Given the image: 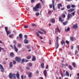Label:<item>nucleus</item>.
<instances>
[{
	"mask_svg": "<svg viewBox=\"0 0 79 79\" xmlns=\"http://www.w3.org/2000/svg\"><path fill=\"white\" fill-rule=\"evenodd\" d=\"M38 32L39 33V34H44L43 33L41 32V31H38Z\"/></svg>",
	"mask_w": 79,
	"mask_h": 79,
	"instance_id": "obj_47",
	"label": "nucleus"
},
{
	"mask_svg": "<svg viewBox=\"0 0 79 79\" xmlns=\"http://www.w3.org/2000/svg\"><path fill=\"white\" fill-rule=\"evenodd\" d=\"M9 37L10 38H13L14 37V35L13 34H11L9 35Z\"/></svg>",
	"mask_w": 79,
	"mask_h": 79,
	"instance_id": "obj_24",
	"label": "nucleus"
},
{
	"mask_svg": "<svg viewBox=\"0 0 79 79\" xmlns=\"http://www.w3.org/2000/svg\"><path fill=\"white\" fill-rule=\"evenodd\" d=\"M49 7L50 8H52V4H50L49 5Z\"/></svg>",
	"mask_w": 79,
	"mask_h": 79,
	"instance_id": "obj_56",
	"label": "nucleus"
},
{
	"mask_svg": "<svg viewBox=\"0 0 79 79\" xmlns=\"http://www.w3.org/2000/svg\"><path fill=\"white\" fill-rule=\"evenodd\" d=\"M41 43H43V44H45V42H44V41L42 40H41L40 41Z\"/></svg>",
	"mask_w": 79,
	"mask_h": 79,
	"instance_id": "obj_59",
	"label": "nucleus"
},
{
	"mask_svg": "<svg viewBox=\"0 0 79 79\" xmlns=\"http://www.w3.org/2000/svg\"><path fill=\"white\" fill-rule=\"evenodd\" d=\"M67 9H70L71 8V5H68L67 6Z\"/></svg>",
	"mask_w": 79,
	"mask_h": 79,
	"instance_id": "obj_30",
	"label": "nucleus"
},
{
	"mask_svg": "<svg viewBox=\"0 0 79 79\" xmlns=\"http://www.w3.org/2000/svg\"><path fill=\"white\" fill-rule=\"evenodd\" d=\"M77 53H78V51L77 50H76L75 52V55H77Z\"/></svg>",
	"mask_w": 79,
	"mask_h": 79,
	"instance_id": "obj_40",
	"label": "nucleus"
},
{
	"mask_svg": "<svg viewBox=\"0 0 79 79\" xmlns=\"http://www.w3.org/2000/svg\"><path fill=\"white\" fill-rule=\"evenodd\" d=\"M66 43V44H67V45H69V41H68V40H66L65 41Z\"/></svg>",
	"mask_w": 79,
	"mask_h": 79,
	"instance_id": "obj_32",
	"label": "nucleus"
},
{
	"mask_svg": "<svg viewBox=\"0 0 79 79\" xmlns=\"http://www.w3.org/2000/svg\"><path fill=\"white\" fill-rule=\"evenodd\" d=\"M72 15L73 16H74L75 15V11L73 12V13H71Z\"/></svg>",
	"mask_w": 79,
	"mask_h": 79,
	"instance_id": "obj_39",
	"label": "nucleus"
},
{
	"mask_svg": "<svg viewBox=\"0 0 79 79\" xmlns=\"http://www.w3.org/2000/svg\"><path fill=\"white\" fill-rule=\"evenodd\" d=\"M40 30H41V31H42L44 32V33H47V32H46L45 30H44L42 29H40Z\"/></svg>",
	"mask_w": 79,
	"mask_h": 79,
	"instance_id": "obj_37",
	"label": "nucleus"
},
{
	"mask_svg": "<svg viewBox=\"0 0 79 79\" xmlns=\"http://www.w3.org/2000/svg\"><path fill=\"white\" fill-rule=\"evenodd\" d=\"M53 11L52 10H49L48 12V14H52V12H53Z\"/></svg>",
	"mask_w": 79,
	"mask_h": 79,
	"instance_id": "obj_34",
	"label": "nucleus"
},
{
	"mask_svg": "<svg viewBox=\"0 0 79 79\" xmlns=\"http://www.w3.org/2000/svg\"><path fill=\"white\" fill-rule=\"evenodd\" d=\"M30 48H31V47H30V46H28L27 47V48H28V49H30Z\"/></svg>",
	"mask_w": 79,
	"mask_h": 79,
	"instance_id": "obj_58",
	"label": "nucleus"
},
{
	"mask_svg": "<svg viewBox=\"0 0 79 79\" xmlns=\"http://www.w3.org/2000/svg\"><path fill=\"white\" fill-rule=\"evenodd\" d=\"M32 73L30 72L29 74L28 75V76L29 77L31 78V77H32Z\"/></svg>",
	"mask_w": 79,
	"mask_h": 79,
	"instance_id": "obj_15",
	"label": "nucleus"
},
{
	"mask_svg": "<svg viewBox=\"0 0 79 79\" xmlns=\"http://www.w3.org/2000/svg\"><path fill=\"white\" fill-rule=\"evenodd\" d=\"M56 29L57 31L58 32H59V33L61 32V30L59 29V28L58 27H57L56 28Z\"/></svg>",
	"mask_w": 79,
	"mask_h": 79,
	"instance_id": "obj_13",
	"label": "nucleus"
},
{
	"mask_svg": "<svg viewBox=\"0 0 79 79\" xmlns=\"http://www.w3.org/2000/svg\"><path fill=\"white\" fill-rule=\"evenodd\" d=\"M66 74L67 76L68 77H69V73L68 72V71H66Z\"/></svg>",
	"mask_w": 79,
	"mask_h": 79,
	"instance_id": "obj_18",
	"label": "nucleus"
},
{
	"mask_svg": "<svg viewBox=\"0 0 79 79\" xmlns=\"http://www.w3.org/2000/svg\"><path fill=\"white\" fill-rule=\"evenodd\" d=\"M73 65L74 68H75V67H76V63L73 62Z\"/></svg>",
	"mask_w": 79,
	"mask_h": 79,
	"instance_id": "obj_36",
	"label": "nucleus"
},
{
	"mask_svg": "<svg viewBox=\"0 0 79 79\" xmlns=\"http://www.w3.org/2000/svg\"><path fill=\"white\" fill-rule=\"evenodd\" d=\"M70 40L72 41V42H73L74 41V37L73 36H70Z\"/></svg>",
	"mask_w": 79,
	"mask_h": 79,
	"instance_id": "obj_14",
	"label": "nucleus"
},
{
	"mask_svg": "<svg viewBox=\"0 0 79 79\" xmlns=\"http://www.w3.org/2000/svg\"><path fill=\"white\" fill-rule=\"evenodd\" d=\"M42 8V5L40 3L36 4V6L33 7V10L35 11H39V9Z\"/></svg>",
	"mask_w": 79,
	"mask_h": 79,
	"instance_id": "obj_1",
	"label": "nucleus"
},
{
	"mask_svg": "<svg viewBox=\"0 0 79 79\" xmlns=\"http://www.w3.org/2000/svg\"><path fill=\"white\" fill-rule=\"evenodd\" d=\"M31 26H33V27H34V26H36V25L35 24H32Z\"/></svg>",
	"mask_w": 79,
	"mask_h": 79,
	"instance_id": "obj_44",
	"label": "nucleus"
},
{
	"mask_svg": "<svg viewBox=\"0 0 79 79\" xmlns=\"http://www.w3.org/2000/svg\"><path fill=\"white\" fill-rule=\"evenodd\" d=\"M6 33L7 35H9V34H10L11 33V32L8 31H6Z\"/></svg>",
	"mask_w": 79,
	"mask_h": 79,
	"instance_id": "obj_25",
	"label": "nucleus"
},
{
	"mask_svg": "<svg viewBox=\"0 0 79 79\" xmlns=\"http://www.w3.org/2000/svg\"><path fill=\"white\" fill-rule=\"evenodd\" d=\"M26 69H27V70H29L30 69V68H29L27 67H26Z\"/></svg>",
	"mask_w": 79,
	"mask_h": 79,
	"instance_id": "obj_57",
	"label": "nucleus"
},
{
	"mask_svg": "<svg viewBox=\"0 0 79 79\" xmlns=\"http://www.w3.org/2000/svg\"><path fill=\"white\" fill-rule=\"evenodd\" d=\"M59 21L61 22H63V21H64V20H62V18H61V17H60L59 18Z\"/></svg>",
	"mask_w": 79,
	"mask_h": 79,
	"instance_id": "obj_20",
	"label": "nucleus"
},
{
	"mask_svg": "<svg viewBox=\"0 0 79 79\" xmlns=\"http://www.w3.org/2000/svg\"><path fill=\"white\" fill-rule=\"evenodd\" d=\"M2 50H3V52L5 51V49H4V48H3L1 47H0V52H1V51Z\"/></svg>",
	"mask_w": 79,
	"mask_h": 79,
	"instance_id": "obj_27",
	"label": "nucleus"
},
{
	"mask_svg": "<svg viewBox=\"0 0 79 79\" xmlns=\"http://www.w3.org/2000/svg\"><path fill=\"white\" fill-rule=\"evenodd\" d=\"M77 28V24L74 25L72 27V29H76Z\"/></svg>",
	"mask_w": 79,
	"mask_h": 79,
	"instance_id": "obj_8",
	"label": "nucleus"
},
{
	"mask_svg": "<svg viewBox=\"0 0 79 79\" xmlns=\"http://www.w3.org/2000/svg\"><path fill=\"white\" fill-rule=\"evenodd\" d=\"M21 45L20 44H18L17 47H21Z\"/></svg>",
	"mask_w": 79,
	"mask_h": 79,
	"instance_id": "obj_55",
	"label": "nucleus"
},
{
	"mask_svg": "<svg viewBox=\"0 0 79 79\" xmlns=\"http://www.w3.org/2000/svg\"><path fill=\"white\" fill-rule=\"evenodd\" d=\"M51 21L52 23H55V20L54 19H52L51 20Z\"/></svg>",
	"mask_w": 79,
	"mask_h": 79,
	"instance_id": "obj_17",
	"label": "nucleus"
},
{
	"mask_svg": "<svg viewBox=\"0 0 79 79\" xmlns=\"http://www.w3.org/2000/svg\"><path fill=\"white\" fill-rule=\"evenodd\" d=\"M68 21H66L64 22H63V24L64 26H65V25H66V24H68Z\"/></svg>",
	"mask_w": 79,
	"mask_h": 79,
	"instance_id": "obj_23",
	"label": "nucleus"
},
{
	"mask_svg": "<svg viewBox=\"0 0 79 79\" xmlns=\"http://www.w3.org/2000/svg\"><path fill=\"white\" fill-rule=\"evenodd\" d=\"M77 75L79 77V73H77Z\"/></svg>",
	"mask_w": 79,
	"mask_h": 79,
	"instance_id": "obj_64",
	"label": "nucleus"
},
{
	"mask_svg": "<svg viewBox=\"0 0 79 79\" xmlns=\"http://www.w3.org/2000/svg\"><path fill=\"white\" fill-rule=\"evenodd\" d=\"M60 44L62 45H63L64 44V46L66 45V42L64 41V40H62L60 42Z\"/></svg>",
	"mask_w": 79,
	"mask_h": 79,
	"instance_id": "obj_5",
	"label": "nucleus"
},
{
	"mask_svg": "<svg viewBox=\"0 0 79 79\" xmlns=\"http://www.w3.org/2000/svg\"><path fill=\"white\" fill-rule=\"evenodd\" d=\"M70 30V28H69V27H68L67 29V31H69Z\"/></svg>",
	"mask_w": 79,
	"mask_h": 79,
	"instance_id": "obj_51",
	"label": "nucleus"
},
{
	"mask_svg": "<svg viewBox=\"0 0 79 79\" xmlns=\"http://www.w3.org/2000/svg\"><path fill=\"white\" fill-rule=\"evenodd\" d=\"M16 76L17 79H19V74L18 71L17 72V73L16 74Z\"/></svg>",
	"mask_w": 79,
	"mask_h": 79,
	"instance_id": "obj_10",
	"label": "nucleus"
},
{
	"mask_svg": "<svg viewBox=\"0 0 79 79\" xmlns=\"http://www.w3.org/2000/svg\"><path fill=\"white\" fill-rule=\"evenodd\" d=\"M24 59H23L22 60V63H24Z\"/></svg>",
	"mask_w": 79,
	"mask_h": 79,
	"instance_id": "obj_50",
	"label": "nucleus"
},
{
	"mask_svg": "<svg viewBox=\"0 0 79 79\" xmlns=\"http://www.w3.org/2000/svg\"><path fill=\"white\" fill-rule=\"evenodd\" d=\"M41 68H44V63H43L41 64Z\"/></svg>",
	"mask_w": 79,
	"mask_h": 79,
	"instance_id": "obj_16",
	"label": "nucleus"
},
{
	"mask_svg": "<svg viewBox=\"0 0 79 79\" xmlns=\"http://www.w3.org/2000/svg\"><path fill=\"white\" fill-rule=\"evenodd\" d=\"M10 55L11 56H14V53L13 52H11L10 54Z\"/></svg>",
	"mask_w": 79,
	"mask_h": 79,
	"instance_id": "obj_35",
	"label": "nucleus"
},
{
	"mask_svg": "<svg viewBox=\"0 0 79 79\" xmlns=\"http://www.w3.org/2000/svg\"><path fill=\"white\" fill-rule=\"evenodd\" d=\"M13 76V77L14 79H16V74L15 73H13L12 74Z\"/></svg>",
	"mask_w": 79,
	"mask_h": 79,
	"instance_id": "obj_29",
	"label": "nucleus"
},
{
	"mask_svg": "<svg viewBox=\"0 0 79 79\" xmlns=\"http://www.w3.org/2000/svg\"><path fill=\"white\" fill-rule=\"evenodd\" d=\"M62 16H63V18H64L66 17V15H64V14H63L62 15Z\"/></svg>",
	"mask_w": 79,
	"mask_h": 79,
	"instance_id": "obj_54",
	"label": "nucleus"
},
{
	"mask_svg": "<svg viewBox=\"0 0 79 79\" xmlns=\"http://www.w3.org/2000/svg\"><path fill=\"white\" fill-rule=\"evenodd\" d=\"M24 37L26 39H27V35H25Z\"/></svg>",
	"mask_w": 79,
	"mask_h": 79,
	"instance_id": "obj_62",
	"label": "nucleus"
},
{
	"mask_svg": "<svg viewBox=\"0 0 79 79\" xmlns=\"http://www.w3.org/2000/svg\"><path fill=\"white\" fill-rule=\"evenodd\" d=\"M12 66H13V63L11 62L10 63L9 67L10 68H11Z\"/></svg>",
	"mask_w": 79,
	"mask_h": 79,
	"instance_id": "obj_26",
	"label": "nucleus"
},
{
	"mask_svg": "<svg viewBox=\"0 0 79 79\" xmlns=\"http://www.w3.org/2000/svg\"><path fill=\"white\" fill-rule=\"evenodd\" d=\"M19 37L20 39H23V35L21 34H19Z\"/></svg>",
	"mask_w": 79,
	"mask_h": 79,
	"instance_id": "obj_22",
	"label": "nucleus"
},
{
	"mask_svg": "<svg viewBox=\"0 0 79 79\" xmlns=\"http://www.w3.org/2000/svg\"><path fill=\"white\" fill-rule=\"evenodd\" d=\"M44 73L45 77H47V70H45L44 71Z\"/></svg>",
	"mask_w": 79,
	"mask_h": 79,
	"instance_id": "obj_12",
	"label": "nucleus"
},
{
	"mask_svg": "<svg viewBox=\"0 0 79 79\" xmlns=\"http://www.w3.org/2000/svg\"><path fill=\"white\" fill-rule=\"evenodd\" d=\"M24 28H28V26L24 25Z\"/></svg>",
	"mask_w": 79,
	"mask_h": 79,
	"instance_id": "obj_45",
	"label": "nucleus"
},
{
	"mask_svg": "<svg viewBox=\"0 0 79 79\" xmlns=\"http://www.w3.org/2000/svg\"><path fill=\"white\" fill-rule=\"evenodd\" d=\"M62 5H61V3H59L58 4V9H60V7H62Z\"/></svg>",
	"mask_w": 79,
	"mask_h": 79,
	"instance_id": "obj_11",
	"label": "nucleus"
},
{
	"mask_svg": "<svg viewBox=\"0 0 79 79\" xmlns=\"http://www.w3.org/2000/svg\"><path fill=\"white\" fill-rule=\"evenodd\" d=\"M36 34L37 36H38V37H39L40 35H39V33L37 32H36Z\"/></svg>",
	"mask_w": 79,
	"mask_h": 79,
	"instance_id": "obj_49",
	"label": "nucleus"
},
{
	"mask_svg": "<svg viewBox=\"0 0 79 79\" xmlns=\"http://www.w3.org/2000/svg\"><path fill=\"white\" fill-rule=\"evenodd\" d=\"M35 59H36V58L35 57V56H33L32 59V61H35Z\"/></svg>",
	"mask_w": 79,
	"mask_h": 79,
	"instance_id": "obj_21",
	"label": "nucleus"
},
{
	"mask_svg": "<svg viewBox=\"0 0 79 79\" xmlns=\"http://www.w3.org/2000/svg\"><path fill=\"white\" fill-rule=\"evenodd\" d=\"M39 37L41 39H43V37H42L40 36H39Z\"/></svg>",
	"mask_w": 79,
	"mask_h": 79,
	"instance_id": "obj_61",
	"label": "nucleus"
},
{
	"mask_svg": "<svg viewBox=\"0 0 79 79\" xmlns=\"http://www.w3.org/2000/svg\"><path fill=\"white\" fill-rule=\"evenodd\" d=\"M29 66H31L32 65V63H30L29 64Z\"/></svg>",
	"mask_w": 79,
	"mask_h": 79,
	"instance_id": "obj_63",
	"label": "nucleus"
},
{
	"mask_svg": "<svg viewBox=\"0 0 79 79\" xmlns=\"http://www.w3.org/2000/svg\"><path fill=\"white\" fill-rule=\"evenodd\" d=\"M14 48L16 52H18V49L16 48V41H14Z\"/></svg>",
	"mask_w": 79,
	"mask_h": 79,
	"instance_id": "obj_2",
	"label": "nucleus"
},
{
	"mask_svg": "<svg viewBox=\"0 0 79 79\" xmlns=\"http://www.w3.org/2000/svg\"><path fill=\"white\" fill-rule=\"evenodd\" d=\"M73 48H74V46L73 45H71V50H73Z\"/></svg>",
	"mask_w": 79,
	"mask_h": 79,
	"instance_id": "obj_43",
	"label": "nucleus"
},
{
	"mask_svg": "<svg viewBox=\"0 0 79 79\" xmlns=\"http://www.w3.org/2000/svg\"><path fill=\"white\" fill-rule=\"evenodd\" d=\"M53 6V10H55V5H52Z\"/></svg>",
	"mask_w": 79,
	"mask_h": 79,
	"instance_id": "obj_41",
	"label": "nucleus"
},
{
	"mask_svg": "<svg viewBox=\"0 0 79 79\" xmlns=\"http://www.w3.org/2000/svg\"><path fill=\"white\" fill-rule=\"evenodd\" d=\"M31 56H29L27 57V59L28 60H29V59H31Z\"/></svg>",
	"mask_w": 79,
	"mask_h": 79,
	"instance_id": "obj_33",
	"label": "nucleus"
},
{
	"mask_svg": "<svg viewBox=\"0 0 79 79\" xmlns=\"http://www.w3.org/2000/svg\"><path fill=\"white\" fill-rule=\"evenodd\" d=\"M69 68L71 70H73V68L72 66L71 65H69Z\"/></svg>",
	"mask_w": 79,
	"mask_h": 79,
	"instance_id": "obj_31",
	"label": "nucleus"
},
{
	"mask_svg": "<svg viewBox=\"0 0 79 79\" xmlns=\"http://www.w3.org/2000/svg\"><path fill=\"white\" fill-rule=\"evenodd\" d=\"M15 60L19 63H20V62H21V58L18 57H16L15 58Z\"/></svg>",
	"mask_w": 79,
	"mask_h": 79,
	"instance_id": "obj_4",
	"label": "nucleus"
},
{
	"mask_svg": "<svg viewBox=\"0 0 79 79\" xmlns=\"http://www.w3.org/2000/svg\"><path fill=\"white\" fill-rule=\"evenodd\" d=\"M16 61L15 60H13V64H16Z\"/></svg>",
	"mask_w": 79,
	"mask_h": 79,
	"instance_id": "obj_53",
	"label": "nucleus"
},
{
	"mask_svg": "<svg viewBox=\"0 0 79 79\" xmlns=\"http://www.w3.org/2000/svg\"><path fill=\"white\" fill-rule=\"evenodd\" d=\"M59 39H56V49H57L59 47Z\"/></svg>",
	"mask_w": 79,
	"mask_h": 79,
	"instance_id": "obj_6",
	"label": "nucleus"
},
{
	"mask_svg": "<svg viewBox=\"0 0 79 79\" xmlns=\"http://www.w3.org/2000/svg\"><path fill=\"white\" fill-rule=\"evenodd\" d=\"M9 77L10 79H12L13 78V74L12 73H10L9 74Z\"/></svg>",
	"mask_w": 79,
	"mask_h": 79,
	"instance_id": "obj_9",
	"label": "nucleus"
},
{
	"mask_svg": "<svg viewBox=\"0 0 79 79\" xmlns=\"http://www.w3.org/2000/svg\"><path fill=\"white\" fill-rule=\"evenodd\" d=\"M24 42L25 44H28V40L26 39L24 40Z\"/></svg>",
	"mask_w": 79,
	"mask_h": 79,
	"instance_id": "obj_28",
	"label": "nucleus"
},
{
	"mask_svg": "<svg viewBox=\"0 0 79 79\" xmlns=\"http://www.w3.org/2000/svg\"><path fill=\"white\" fill-rule=\"evenodd\" d=\"M74 11V9H70L69 10V12H73Z\"/></svg>",
	"mask_w": 79,
	"mask_h": 79,
	"instance_id": "obj_19",
	"label": "nucleus"
},
{
	"mask_svg": "<svg viewBox=\"0 0 79 79\" xmlns=\"http://www.w3.org/2000/svg\"><path fill=\"white\" fill-rule=\"evenodd\" d=\"M39 15H40V14H39V12H37L36 13V16H39Z\"/></svg>",
	"mask_w": 79,
	"mask_h": 79,
	"instance_id": "obj_38",
	"label": "nucleus"
},
{
	"mask_svg": "<svg viewBox=\"0 0 79 79\" xmlns=\"http://www.w3.org/2000/svg\"><path fill=\"white\" fill-rule=\"evenodd\" d=\"M55 0H52V5H54V3H55Z\"/></svg>",
	"mask_w": 79,
	"mask_h": 79,
	"instance_id": "obj_46",
	"label": "nucleus"
},
{
	"mask_svg": "<svg viewBox=\"0 0 79 79\" xmlns=\"http://www.w3.org/2000/svg\"><path fill=\"white\" fill-rule=\"evenodd\" d=\"M72 8H75V5H72L71 6Z\"/></svg>",
	"mask_w": 79,
	"mask_h": 79,
	"instance_id": "obj_48",
	"label": "nucleus"
},
{
	"mask_svg": "<svg viewBox=\"0 0 79 79\" xmlns=\"http://www.w3.org/2000/svg\"><path fill=\"white\" fill-rule=\"evenodd\" d=\"M73 15L71 14H69L67 16V19L68 20H69L70 19V17H72Z\"/></svg>",
	"mask_w": 79,
	"mask_h": 79,
	"instance_id": "obj_7",
	"label": "nucleus"
},
{
	"mask_svg": "<svg viewBox=\"0 0 79 79\" xmlns=\"http://www.w3.org/2000/svg\"><path fill=\"white\" fill-rule=\"evenodd\" d=\"M10 47H11V48H12V49H13L14 48L13 46L12 45H10Z\"/></svg>",
	"mask_w": 79,
	"mask_h": 79,
	"instance_id": "obj_60",
	"label": "nucleus"
},
{
	"mask_svg": "<svg viewBox=\"0 0 79 79\" xmlns=\"http://www.w3.org/2000/svg\"><path fill=\"white\" fill-rule=\"evenodd\" d=\"M49 44L50 45H52V41L50 40H49Z\"/></svg>",
	"mask_w": 79,
	"mask_h": 79,
	"instance_id": "obj_52",
	"label": "nucleus"
},
{
	"mask_svg": "<svg viewBox=\"0 0 79 79\" xmlns=\"http://www.w3.org/2000/svg\"><path fill=\"white\" fill-rule=\"evenodd\" d=\"M0 69L1 73H3L4 72V68L3 65L1 64H0Z\"/></svg>",
	"mask_w": 79,
	"mask_h": 79,
	"instance_id": "obj_3",
	"label": "nucleus"
},
{
	"mask_svg": "<svg viewBox=\"0 0 79 79\" xmlns=\"http://www.w3.org/2000/svg\"><path fill=\"white\" fill-rule=\"evenodd\" d=\"M5 30L6 31H8V30H8V27H5Z\"/></svg>",
	"mask_w": 79,
	"mask_h": 79,
	"instance_id": "obj_42",
	"label": "nucleus"
}]
</instances>
